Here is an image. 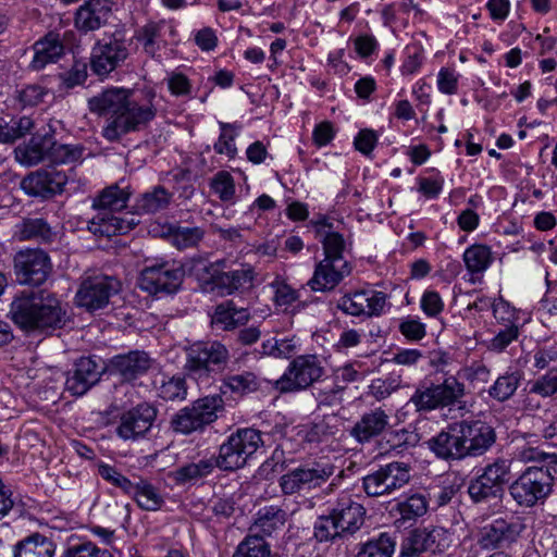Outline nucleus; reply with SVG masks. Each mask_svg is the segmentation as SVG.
<instances>
[{"label": "nucleus", "mask_w": 557, "mask_h": 557, "mask_svg": "<svg viewBox=\"0 0 557 557\" xmlns=\"http://www.w3.org/2000/svg\"><path fill=\"white\" fill-rule=\"evenodd\" d=\"M460 421L449 423L444 430L428 440V448L446 461L462 460L467 457Z\"/></svg>", "instance_id": "nucleus-19"}, {"label": "nucleus", "mask_w": 557, "mask_h": 557, "mask_svg": "<svg viewBox=\"0 0 557 557\" xmlns=\"http://www.w3.org/2000/svg\"><path fill=\"white\" fill-rule=\"evenodd\" d=\"M492 311L496 326H523L525 323V320L520 317L522 311L513 307L503 297L494 299L492 304Z\"/></svg>", "instance_id": "nucleus-44"}, {"label": "nucleus", "mask_w": 557, "mask_h": 557, "mask_svg": "<svg viewBox=\"0 0 557 557\" xmlns=\"http://www.w3.org/2000/svg\"><path fill=\"white\" fill-rule=\"evenodd\" d=\"M265 444L263 433L253 428H242L220 446L216 465L222 470H236Z\"/></svg>", "instance_id": "nucleus-7"}, {"label": "nucleus", "mask_w": 557, "mask_h": 557, "mask_svg": "<svg viewBox=\"0 0 557 557\" xmlns=\"http://www.w3.org/2000/svg\"><path fill=\"white\" fill-rule=\"evenodd\" d=\"M343 312L359 317L380 315L383 309V296L375 289H361L343 296L337 304Z\"/></svg>", "instance_id": "nucleus-23"}, {"label": "nucleus", "mask_w": 557, "mask_h": 557, "mask_svg": "<svg viewBox=\"0 0 557 557\" xmlns=\"http://www.w3.org/2000/svg\"><path fill=\"white\" fill-rule=\"evenodd\" d=\"M522 327L521 325L496 326L494 336L487 343V349L495 354L504 352L512 343L519 339Z\"/></svg>", "instance_id": "nucleus-50"}, {"label": "nucleus", "mask_w": 557, "mask_h": 557, "mask_svg": "<svg viewBox=\"0 0 557 557\" xmlns=\"http://www.w3.org/2000/svg\"><path fill=\"white\" fill-rule=\"evenodd\" d=\"M14 269L22 284L40 286L52 271L49 256L41 249H23L14 256Z\"/></svg>", "instance_id": "nucleus-15"}, {"label": "nucleus", "mask_w": 557, "mask_h": 557, "mask_svg": "<svg viewBox=\"0 0 557 557\" xmlns=\"http://www.w3.org/2000/svg\"><path fill=\"white\" fill-rule=\"evenodd\" d=\"M414 435L405 428L386 429L385 428V460L391 457L392 453L400 454L411 444Z\"/></svg>", "instance_id": "nucleus-53"}, {"label": "nucleus", "mask_w": 557, "mask_h": 557, "mask_svg": "<svg viewBox=\"0 0 557 557\" xmlns=\"http://www.w3.org/2000/svg\"><path fill=\"white\" fill-rule=\"evenodd\" d=\"M411 467L405 461L385 463V494H389L409 483Z\"/></svg>", "instance_id": "nucleus-45"}, {"label": "nucleus", "mask_w": 557, "mask_h": 557, "mask_svg": "<svg viewBox=\"0 0 557 557\" xmlns=\"http://www.w3.org/2000/svg\"><path fill=\"white\" fill-rule=\"evenodd\" d=\"M322 360L317 355H301L294 358L283 375L275 382L281 393L305 391L324 375Z\"/></svg>", "instance_id": "nucleus-9"}, {"label": "nucleus", "mask_w": 557, "mask_h": 557, "mask_svg": "<svg viewBox=\"0 0 557 557\" xmlns=\"http://www.w3.org/2000/svg\"><path fill=\"white\" fill-rule=\"evenodd\" d=\"M62 557H113L108 549H101L91 542L69 547Z\"/></svg>", "instance_id": "nucleus-63"}, {"label": "nucleus", "mask_w": 557, "mask_h": 557, "mask_svg": "<svg viewBox=\"0 0 557 557\" xmlns=\"http://www.w3.org/2000/svg\"><path fill=\"white\" fill-rule=\"evenodd\" d=\"M205 237V231L199 226H171L169 238L174 247L180 250L195 248Z\"/></svg>", "instance_id": "nucleus-41"}, {"label": "nucleus", "mask_w": 557, "mask_h": 557, "mask_svg": "<svg viewBox=\"0 0 557 557\" xmlns=\"http://www.w3.org/2000/svg\"><path fill=\"white\" fill-rule=\"evenodd\" d=\"M463 396L465 384L449 376L442 383L421 381L410 400L418 411L429 412L459 404Z\"/></svg>", "instance_id": "nucleus-8"}, {"label": "nucleus", "mask_w": 557, "mask_h": 557, "mask_svg": "<svg viewBox=\"0 0 557 557\" xmlns=\"http://www.w3.org/2000/svg\"><path fill=\"white\" fill-rule=\"evenodd\" d=\"M318 234L322 236L324 259H332L337 262H346L343 253L348 243L344 234L339 232L342 222L335 221L329 216L321 215L312 221Z\"/></svg>", "instance_id": "nucleus-22"}, {"label": "nucleus", "mask_w": 557, "mask_h": 557, "mask_svg": "<svg viewBox=\"0 0 557 557\" xmlns=\"http://www.w3.org/2000/svg\"><path fill=\"white\" fill-rule=\"evenodd\" d=\"M136 505L145 511H158L165 504L160 490L150 481L138 476L131 494Z\"/></svg>", "instance_id": "nucleus-33"}, {"label": "nucleus", "mask_w": 557, "mask_h": 557, "mask_svg": "<svg viewBox=\"0 0 557 557\" xmlns=\"http://www.w3.org/2000/svg\"><path fill=\"white\" fill-rule=\"evenodd\" d=\"M287 519L285 510L277 506H264L257 512L252 530H258L263 535H271L284 527Z\"/></svg>", "instance_id": "nucleus-37"}, {"label": "nucleus", "mask_w": 557, "mask_h": 557, "mask_svg": "<svg viewBox=\"0 0 557 557\" xmlns=\"http://www.w3.org/2000/svg\"><path fill=\"white\" fill-rule=\"evenodd\" d=\"M13 322L27 333L50 334L70 321L66 306L53 294L22 293L10 306Z\"/></svg>", "instance_id": "nucleus-2"}, {"label": "nucleus", "mask_w": 557, "mask_h": 557, "mask_svg": "<svg viewBox=\"0 0 557 557\" xmlns=\"http://www.w3.org/2000/svg\"><path fill=\"white\" fill-rule=\"evenodd\" d=\"M129 41L122 32H115L98 41L90 55V69L99 77H107L128 57Z\"/></svg>", "instance_id": "nucleus-10"}, {"label": "nucleus", "mask_w": 557, "mask_h": 557, "mask_svg": "<svg viewBox=\"0 0 557 557\" xmlns=\"http://www.w3.org/2000/svg\"><path fill=\"white\" fill-rule=\"evenodd\" d=\"M233 557H273L270 544L258 534H248L237 545Z\"/></svg>", "instance_id": "nucleus-49"}, {"label": "nucleus", "mask_w": 557, "mask_h": 557, "mask_svg": "<svg viewBox=\"0 0 557 557\" xmlns=\"http://www.w3.org/2000/svg\"><path fill=\"white\" fill-rule=\"evenodd\" d=\"M64 54V46L57 34H48L34 45V58L30 67L35 71L42 70L50 63H55Z\"/></svg>", "instance_id": "nucleus-31"}, {"label": "nucleus", "mask_w": 557, "mask_h": 557, "mask_svg": "<svg viewBox=\"0 0 557 557\" xmlns=\"http://www.w3.org/2000/svg\"><path fill=\"white\" fill-rule=\"evenodd\" d=\"M158 397L163 400H184L187 397V385L184 376L162 375L160 382L156 381Z\"/></svg>", "instance_id": "nucleus-42"}, {"label": "nucleus", "mask_w": 557, "mask_h": 557, "mask_svg": "<svg viewBox=\"0 0 557 557\" xmlns=\"http://www.w3.org/2000/svg\"><path fill=\"white\" fill-rule=\"evenodd\" d=\"M510 469L511 461L509 459L497 458L487 463L481 474L504 492V485L509 481Z\"/></svg>", "instance_id": "nucleus-52"}, {"label": "nucleus", "mask_w": 557, "mask_h": 557, "mask_svg": "<svg viewBox=\"0 0 557 557\" xmlns=\"http://www.w3.org/2000/svg\"><path fill=\"white\" fill-rule=\"evenodd\" d=\"M48 89L40 85H28L17 92V99L23 108L36 107L44 102Z\"/></svg>", "instance_id": "nucleus-62"}, {"label": "nucleus", "mask_w": 557, "mask_h": 557, "mask_svg": "<svg viewBox=\"0 0 557 557\" xmlns=\"http://www.w3.org/2000/svg\"><path fill=\"white\" fill-rule=\"evenodd\" d=\"M52 135H34L28 143L15 149L16 160L24 165L32 166L45 160L49 161Z\"/></svg>", "instance_id": "nucleus-30"}, {"label": "nucleus", "mask_w": 557, "mask_h": 557, "mask_svg": "<svg viewBox=\"0 0 557 557\" xmlns=\"http://www.w3.org/2000/svg\"><path fill=\"white\" fill-rule=\"evenodd\" d=\"M520 375L517 372H506L490 387L488 394L498 401L508 400L517 391Z\"/></svg>", "instance_id": "nucleus-51"}, {"label": "nucleus", "mask_w": 557, "mask_h": 557, "mask_svg": "<svg viewBox=\"0 0 557 557\" xmlns=\"http://www.w3.org/2000/svg\"><path fill=\"white\" fill-rule=\"evenodd\" d=\"M349 273L350 268L347 262L341 263L332 259H323L317 264L308 284L314 292L331 290Z\"/></svg>", "instance_id": "nucleus-28"}, {"label": "nucleus", "mask_w": 557, "mask_h": 557, "mask_svg": "<svg viewBox=\"0 0 557 557\" xmlns=\"http://www.w3.org/2000/svg\"><path fill=\"white\" fill-rule=\"evenodd\" d=\"M530 394L540 395L544 398L557 394V367L549 369L545 374L532 382Z\"/></svg>", "instance_id": "nucleus-58"}, {"label": "nucleus", "mask_w": 557, "mask_h": 557, "mask_svg": "<svg viewBox=\"0 0 557 557\" xmlns=\"http://www.w3.org/2000/svg\"><path fill=\"white\" fill-rule=\"evenodd\" d=\"M215 467L216 459L205 458L176 468L171 476L177 484L195 483L211 474Z\"/></svg>", "instance_id": "nucleus-35"}, {"label": "nucleus", "mask_w": 557, "mask_h": 557, "mask_svg": "<svg viewBox=\"0 0 557 557\" xmlns=\"http://www.w3.org/2000/svg\"><path fill=\"white\" fill-rule=\"evenodd\" d=\"M211 188L222 201L233 199L235 195V184L232 175L226 171L218 172L211 182Z\"/></svg>", "instance_id": "nucleus-60"}, {"label": "nucleus", "mask_w": 557, "mask_h": 557, "mask_svg": "<svg viewBox=\"0 0 557 557\" xmlns=\"http://www.w3.org/2000/svg\"><path fill=\"white\" fill-rule=\"evenodd\" d=\"M250 318L247 308H239L233 300H226L215 306L211 323L222 331H234L246 325Z\"/></svg>", "instance_id": "nucleus-29"}, {"label": "nucleus", "mask_w": 557, "mask_h": 557, "mask_svg": "<svg viewBox=\"0 0 557 557\" xmlns=\"http://www.w3.org/2000/svg\"><path fill=\"white\" fill-rule=\"evenodd\" d=\"M450 543L451 534L444 528H418L412 530L409 535L404 539L400 547V556L419 557L425 552H442L449 547Z\"/></svg>", "instance_id": "nucleus-16"}, {"label": "nucleus", "mask_w": 557, "mask_h": 557, "mask_svg": "<svg viewBox=\"0 0 557 557\" xmlns=\"http://www.w3.org/2000/svg\"><path fill=\"white\" fill-rule=\"evenodd\" d=\"M524 530L522 518L512 515L498 517L480 528L478 544L483 549L509 548Z\"/></svg>", "instance_id": "nucleus-11"}, {"label": "nucleus", "mask_w": 557, "mask_h": 557, "mask_svg": "<svg viewBox=\"0 0 557 557\" xmlns=\"http://www.w3.org/2000/svg\"><path fill=\"white\" fill-rule=\"evenodd\" d=\"M132 193L128 186L113 184L101 190L92 200V209L97 211L88 224L95 235L111 237L119 233H127L139 224L136 214L125 212L116 215L127 207Z\"/></svg>", "instance_id": "nucleus-3"}, {"label": "nucleus", "mask_w": 557, "mask_h": 557, "mask_svg": "<svg viewBox=\"0 0 557 557\" xmlns=\"http://www.w3.org/2000/svg\"><path fill=\"white\" fill-rule=\"evenodd\" d=\"M313 530L314 537L319 542H329L337 537H344L332 512L327 516L319 517L314 522Z\"/></svg>", "instance_id": "nucleus-57"}, {"label": "nucleus", "mask_w": 557, "mask_h": 557, "mask_svg": "<svg viewBox=\"0 0 557 557\" xmlns=\"http://www.w3.org/2000/svg\"><path fill=\"white\" fill-rule=\"evenodd\" d=\"M163 26V22H149L136 32L135 38L143 45L144 51L150 57H154L160 50Z\"/></svg>", "instance_id": "nucleus-47"}, {"label": "nucleus", "mask_w": 557, "mask_h": 557, "mask_svg": "<svg viewBox=\"0 0 557 557\" xmlns=\"http://www.w3.org/2000/svg\"><path fill=\"white\" fill-rule=\"evenodd\" d=\"M468 494L474 504H485L502 496L503 492L488 481L484 475L479 474L470 480Z\"/></svg>", "instance_id": "nucleus-43"}, {"label": "nucleus", "mask_w": 557, "mask_h": 557, "mask_svg": "<svg viewBox=\"0 0 557 557\" xmlns=\"http://www.w3.org/2000/svg\"><path fill=\"white\" fill-rule=\"evenodd\" d=\"M183 276L182 269L175 267L174 263L154 262L143 269L138 285L151 295L173 294L180 288Z\"/></svg>", "instance_id": "nucleus-14"}, {"label": "nucleus", "mask_w": 557, "mask_h": 557, "mask_svg": "<svg viewBox=\"0 0 557 557\" xmlns=\"http://www.w3.org/2000/svg\"><path fill=\"white\" fill-rule=\"evenodd\" d=\"M517 458L522 462H534L539 468L557 472V454L546 453L539 447L523 445L517 449Z\"/></svg>", "instance_id": "nucleus-46"}, {"label": "nucleus", "mask_w": 557, "mask_h": 557, "mask_svg": "<svg viewBox=\"0 0 557 557\" xmlns=\"http://www.w3.org/2000/svg\"><path fill=\"white\" fill-rule=\"evenodd\" d=\"M120 288V282L113 276H89L82 282L76 293V304L90 312L103 309Z\"/></svg>", "instance_id": "nucleus-13"}, {"label": "nucleus", "mask_w": 557, "mask_h": 557, "mask_svg": "<svg viewBox=\"0 0 557 557\" xmlns=\"http://www.w3.org/2000/svg\"><path fill=\"white\" fill-rule=\"evenodd\" d=\"M221 134L218 141L214 144V150L220 154H226L228 158H234L237 149L235 146V125L230 123L220 122Z\"/></svg>", "instance_id": "nucleus-59"}, {"label": "nucleus", "mask_w": 557, "mask_h": 557, "mask_svg": "<svg viewBox=\"0 0 557 557\" xmlns=\"http://www.w3.org/2000/svg\"><path fill=\"white\" fill-rule=\"evenodd\" d=\"M459 490V485L454 483L430 486L425 496L426 502H429V507L432 509H438L448 505L457 495Z\"/></svg>", "instance_id": "nucleus-54"}, {"label": "nucleus", "mask_w": 557, "mask_h": 557, "mask_svg": "<svg viewBox=\"0 0 557 557\" xmlns=\"http://www.w3.org/2000/svg\"><path fill=\"white\" fill-rule=\"evenodd\" d=\"M344 536L356 533L364 522V507L350 497H342L331 510Z\"/></svg>", "instance_id": "nucleus-27"}, {"label": "nucleus", "mask_w": 557, "mask_h": 557, "mask_svg": "<svg viewBox=\"0 0 557 557\" xmlns=\"http://www.w3.org/2000/svg\"><path fill=\"white\" fill-rule=\"evenodd\" d=\"M253 278V269L250 265H243L240 269L221 272L214 275L213 284L221 294L232 295L237 290L251 287Z\"/></svg>", "instance_id": "nucleus-32"}, {"label": "nucleus", "mask_w": 557, "mask_h": 557, "mask_svg": "<svg viewBox=\"0 0 557 557\" xmlns=\"http://www.w3.org/2000/svg\"><path fill=\"white\" fill-rule=\"evenodd\" d=\"M431 171L435 172L434 176L418 178V191L428 199H435L443 190L444 177L435 169Z\"/></svg>", "instance_id": "nucleus-61"}, {"label": "nucleus", "mask_w": 557, "mask_h": 557, "mask_svg": "<svg viewBox=\"0 0 557 557\" xmlns=\"http://www.w3.org/2000/svg\"><path fill=\"white\" fill-rule=\"evenodd\" d=\"M55 544L39 533L32 534L13 546V557H53Z\"/></svg>", "instance_id": "nucleus-34"}, {"label": "nucleus", "mask_w": 557, "mask_h": 557, "mask_svg": "<svg viewBox=\"0 0 557 557\" xmlns=\"http://www.w3.org/2000/svg\"><path fill=\"white\" fill-rule=\"evenodd\" d=\"M466 445L467 457H478L485 454L495 443L496 434L494 429L480 420L460 421Z\"/></svg>", "instance_id": "nucleus-24"}, {"label": "nucleus", "mask_w": 557, "mask_h": 557, "mask_svg": "<svg viewBox=\"0 0 557 557\" xmlns=\"http://www.w3.org/2000/svg\"><path fill=\"white\" fill-rule=\"evenodd\" d=\"M152 366V359L141 350H133L128 354L116 355L110 360V370L123 381H134L146 374Z\"/></svg>", "instance_id": "nucleus-26"}, {"label": "nucleus", "mask_w": 557, "mask_h": 557, "mask_svg": "<svg viewBox=\"0 0 557 557\" xmlns=\"http://www.w3.org/2000/svg\"><path fill=\"white\" fill-rule=\"evenodd\" d=\"M67 177L55 169L38 170L28 174L21 182L22 189L29 196L49 198L61 194Z\"/></svg>", "instance_id": "nucleus-20"}, {"label": "nucleus", "mask_w": 557, "mask_h": 557, "mask_svg": "<svg viewBox=\"0 0 557 557\" xmlns=\"http://www.w3.org/2000/svg\"><path fill=\"white\" fill-rule=\"evenodd\" d=\"M154 95L137 99L131 89L111 87L88 99L89 111L106 120L101 134L110 143L146 128L157 115Z\"/></svg>", "instance_id": "nucleus-1"}, {"label": "nucleus", "mask_w": 557, "mask_h": 557, "mask_svg": "<svg viewBox=\"0 0 557 557\" xmlns=\"http://www.w3.org/2000/svg\"><path fill=\"white\" fill-rule=\"evenodd\" d=\"M82 148L73 145L57 144L51 139L49 162L54 164L73 163L82 158Z\"/></svg>", "instance_id": "nucleus-56"}, {"label": "nucleus", "mask_w": 557, "mask_h": 557, "mask_svg": "<svg viewBox=\"0 0 557 557\" xmlns=\"http://www.w3.org/2000/svg\"><path fill=\"white\" fill-rule=\"evenodd\" d=\"M104 372L100 358L82 357L67 371L65 389L73 396H83L96 385Z\"/></svg>", "instance_id": "nucleus-18"}, {"label": "nucleus", "mask_w": 557, "mask_h": 557, "mask_svg": "<svg viewBox=\"0 0 557 557\" xmlns=\"http://www.w3.org/2000/svg\"><path fill=\"white\" fill-rule=\"evenodd\" d=\"M462 259L467 271L472 275L483 274L493 262L491 248L483 244L469 246L465 250Z\"/></svg>", "instance_id": "nucleus-38"}, {"label": "nucleus", "mask_w": 557, "mask_h": 557, "mask_svg": "<svg viewBox=\"0 0 557 557\" xmlns=\"http://www.w3.org/2000/svg\"><path fill=\"white\" fill-rule=\"evenodd\" d=\"M158 410L148 403H141L122 413L116 426V435L123 441H138L151 430Z\"/></svg>", "instance_id": "nucleus-17"}, {"label": "nucleus", "mask_w": 557, "mask_h": 557, "mask_svg": "<svg viewBox=\"0 0 557 557\" xmlns=\"http://www.w3.org/2000/svg\"><path fill=\"white\" fill-rule=\"evenodd\" d=\"M387 520L397 530L408 529L416 523L418 518L426 513L429 509V502L422 494H412L401 500L388 505Z\"/></svg>", "instance_id": "nucleus-21"}, {"label": "nucleus", "mask_w": 557, "mask_h": 557, "mask_svg": "<svg viewBox=\"0 0 557 557\" xmlns=\"http://www.w3.org/2000/svg\"><path fill=\"white\" fill-rule=\"evenodd\" d=\"M556 474L552 470L530 466L509 485V495L520 507L544 504L553 491Z\"/></svg>", "instance_id": "nucleus-5"}, {"label": "nucleus", "mask_w": 557, "mask_h": 557, "mask_svg": "<svg viewBox=\"0 0 557 557\" xmlns=\"http://www.w3.org/2000/svg\"><path fill=\"white\" fill-rule=\"evenodd\" d=\"M424 61L423 49L417 45L406 48V58L401 65L403 75H412L419 71Z\"/></svg>", "instance_id": "nucleus-64"}, {"label": "nucleus", "mask_w": 557, "mask_h": 557, "mask_svg": "<svg viewBox=\"0 0 557 557\" xmlns=\"http://www.w3.org/2000/svg\"><path fill=\"white\" fill-rule=\"evenodd\" d=\"M383 431V411L376 410L362 416L350 430V435L359 443L369 442L372 437L379 435Z\"/></svg>", "instance_id": "nucleus-39"}, {"label": "nucleus", "mask_w": 557, "mask_h": 557, "mask_svg": "<svg viewBox=\"0 0 557 557\" xmlns=\"http://www.w3.org/2000/svg\"><path fill=\"white\" fill-rule=\"evenodd\" d=\"M224 411V399L221 395H208L194 400L190 405L180 409L171 420V428L181 434H191L202 431L213 423Z\"/></svg>", "instance_id": "nucleus-6"}, {"label": "nucleus", "mask_w": 557, "mask_h": 557, "mask_svg": "<svg viewBox=\"0 0 557 557\" xmlns=\"http://www.w3.org/2000/svg\"><path fill=\"white\" fill-rule=\"evenodd\" d=\"M230 360L227 347L219 341H198L185 349L184 371L199 386H208Z\"/></svg>", "instance_id": "nucleus-4"}, {"label": "nucleus", "mask_w": 557, "mask_h": 557, "mask_svg": "<svg viewBox=\"0 0 557 557\" xmlns=\"http://www.w3.org/2000/svg\"><path fill=\"white\" fill-rule=\"evenodd\" d=\"M16 227L18 237L22 240L51 243L55 237L52 227L42 218L24 219Z\"/></svg>", "instance_id": "nucleus-36"}, {"label": "nucleus", "mask_w": 557, "mask_h": 557, "mask_svg": "<svg viewBox=\"0 0 557 557\" xmlns=\"http://www.w3.org/2000/svg\"><path fill=\"white\" fill-rule=\"evenodd\" d=\"M333 472L334 467L331 463L313 462L283 474L280 486L285 495L308 492L324 484Z\"/></svg>", "instance_id": "nucleus-12"}, {"label": "nucleus", "mask_w": 557, "mask_h": 557, "mask_svg": "<svg viewBox=\"0 0 557 557\" xmlns=\"http://www.w3.org/2000/svg\"><path fill=\"white\" fill-rule=\"evenodd\" d=\"M259 383L257 376L252 372H243L238 374H230L223 379L221 392H227L244 395L258 389Z\"/></svg>", "instance_id": "nucleus-48"}, {"label": "nucleus", "mask_w": 557, "mask_h": 557, "mask_svg": "<svg viewBox=\"0 0 557 557\" xmlns=\"http://www.w3.org/2000/svg\"><path fill=\"white\" fill-rule=\"evenodd\" d=\"M111 0H87L74 16L75 27L83 33L94 32L104 26L112 14Z\"/></svg>", "instance_id": "nucleus-25"}, {"label": "nucleus", "mask_w": 557, "mask_h": 557, "mask_svg": "<svg viewBox=\"0 0 557 557\" xmlns=\"http://www.w3.org/2000/svg\"><path fill=\"white\" fill-rule=\"evenodd\" d=\"M98 474L108 483L120 488L124 494L131 496L135 481L123 475L115 467L101 462L98 465Z\"/></svg>", "instance_id": "nucleus-55"}, {"label": "nucleus", "mask_w": 557, "mask_h": 557, "mask_svg": "<svg viewBox=\"0 0 557 557\" xmlns=\"http://www.w3.org/2000/svg\"><path fill=\"white\" fill-rule=\"evenodd\" d=\"M172 195L162 186H156L137 199L135 208L141 213H156L165 209L171 201Z\"/></svg>", "instance_id": "nucleus-40"}]
</instances>
